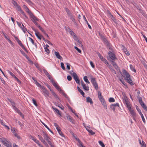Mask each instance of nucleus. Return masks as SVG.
<instances>
[{
  "label": "nucleus",
  "mask_w": 147,
  "mask_h": 147,
  "mask_svg": "<svg viewBox=\"0 0 147 147\" xmlns=\"http://www.w3.org/2000/svg\"><path fill=\"white\" fill-rule=\"evenodd\" d=\"M121 74L124 78L125 80L130 85L132 86L134 84V82L131 79L129 74L124 69L122 70V74Z\"/></svg>",
  "instance_id": "f257e3e1"
},
{
  "label": "nucleus",
  "mask_w": 147,
  "mask_h": 147,
  "mask_svg": "<svg viewBox=\"0 0 147 147\" xmlns=\"http://www.w3.org/2000/svg\"><path fill=\"white\" fill-rule=\"evenodd\" d=\"M122 94L123 96V103L125 105L126 107L128 109H131V105L130 103V102L126 96L125 92H122Z\"/></svg>",
  "instance_id": "f03ea898"
},
{
  "label": "nucleus",
  "mask_w": 147,
  "mask_h": 147,
  "mask_svg": "<svg viewBox=\"0 0 147 147\" xmlns=\"http://www.w3.org/2000/svg\"><path fill=\"white\" fill-rule=\"evenodd\" d=\"M65 11L67 14L68 16L70 18L73 22H75V20L74 18V17L69 9L67 8H66Z\"/></svg>",
  "instance_id": "7ed1b4c3"
},
{
  "label": "nucleus",
  "mask_w": 147,
  "mask_h": 147,
  "mask_svg": "<svg viewBox=\"0 0 147 147\" xmlns=\"http://www.w3.org/2000/svg\"><path fill=\"white\" fill-rule=\"evenodd\" d=\"M111 60H117V58L116 57L115 55L111 51H109L108 53Z\"/></svg>",
  "instance_id": "20e7f679"
},
{
  "label": "nucleus",
  "mask_w": 147,
  "mask_h": 147,
  "mask_svg": "<svg viewBox=\"0 0 147 147\" xmlns=\"http://www.w3.org/2000/svg\"><path fill=\"white\" fill-rule=\"evenodd\" d=\"M72 76L77 83L78 84H80V82L78 76L76 73L73 72L72 73Z\"/></svg>",
  "instance_id": "39448f33"
},
{
  "label": "nucleus",
  "mask_w": 147,
  "mask_h": 147,
  "mask_svg": "<svg viewBox=\"0 0 147 147\" xmlns=\"http://www.w3.org/2000/svg\"><path fill=\"white\" fill-rule=\"evenodd\" d=\"M91 82L94 88L96 90L98 89V86L95 78H92L91 79Z\"/></svg>",
  "instance_id": "423d86ee"
},
{
  "label": "nucleus",
  "mask_w": 147,
  "mask_h": 147,
  "mask_svg": "<svg viewBox=\"0 0 147 147\" xmlns=\"http://www.w3.org/2000/svg\"><path fill=\"white\" fill-rule=\"evenodd\" d=\"M53 86L56 88L59 91H60L61 92H63L62 90L59 87L58 85L55 82L54 80H52L51 82Z\"/></svg>",
  "instance_id": "0eeeda50"
},
{
  "label": "nucleus",
  "mask_w": 147,
  "mask_h": 147,
  "mask_svg": "<svg viewBox=\"0 0 147 147\" xmlns=\"http://www.w3.org/2000/svg\"><path fill=\"white\" fill-rule=\"evenodd\" d=\"M2 142L4 145L7 147H12V145L10 142L7 140H5L4 141L3 140H2Z\"/></svg>",
  "instance_id": "6e6552de"
},
{
  "label": "nucleus",
  "mask_w": 147,
  "mask_h": 147,
  "mask_svg": "<svg viewBox=\"0 0 147 147\" xmlns=\"http://www.w3.org/2000/svg\"><path fill=\"white\" fill-rule=\"evenodd\" d=\"M8 73H9L12 77L14 78L17 81L19 84H21V81L9 70H7Z\"/></svg>",
  "instance_id": "1a4fd4ad"
},
{
  "label": "nucleus",
  "mask_w": 147,
  "mask_h": 147,
  "mask_svg": "<svg viewBox=\"0 0 147 147\" xmlns=\"http://www.w3.org/2000/svg\"><path fill=\"white\" fill-rule=\"evenodd\" d=\"M106 46L107 47V49L111 51H113V49L112 48L111 45L110 43L108 41L104 43Z\"/></svg>",
  "instance_id": "9d476101"
},
{
  "label": "nucleus",
  "mask_w": 147,
  "mask_h": 147,
  "mask_svg": "<svg viewBox=\"0 0 147 147\" xmlns=\"http://www.w3.org/2000/svg\"><path fill=\"white\" fill-rule=\"evenodd\" d=\"M82 86L83 89L85 91H88L89 90V87L88 86H86V84L83 81H82L81 82Z\"/></svg>",
  "instance_id": "9b49d317"
},
{
  "label": "nucleus",
  "mask_w": 147,
  "mask_h": 147,
  "mask_svg": "<svg viewBox=\"0 0 147 147\" xmlns=\"http://www.w3.org/2000/svg\"><path fill=\"white\" fill-rule=\"evenodd\" d=\"M36 82H35V84L38 87L43 90L44 92H45L46 91V90L45 87L42 86L36 80H35Z\"/></svg>",
  "instance_id": "f8f14e48"
},
{
  "label": "nucleus",
  "mask_w": 147,
  "mask_h": 147,
  "mask_svg": "<svg viewBox=\"0 0 147 147\" xmlns=\"http://www.w3.org/2000/svg\"><path fill=\"white\" fill-rule=\"evenodd\" d=\"M98 97L101 103H102L105 102V100L103 97L102 96L101 92H98Z\"/></svg>",
  "instance_id": "ddd939ff"
},
{
  "label": "nucleus",
  "mask_w": 147,
  "mask_h": 147,
  "mask_svg": "<svg viewBox=\"0 0 147 147\" xmlns=\"http://www.w3.org/2000/svg\"><path fill=\"white\" fill-rule=\"evenodd\" d=\"M67 119L70 121L73 124L75 123V121L70 116L68 115H66Z\"/></svg>",
  "instance_id": "4468645a"
},
{
  "label": "nucleus",
  "mask_w": 147,
  "mask_h": 147,
  "mask_svg": "<svg viewBox=\"0 0 147 147\" xmlns=\"http://www.w3.org/2000/svg\"><path fill=\"white\" fill-rule=\"evenodd\" d=\"M122 47H123V50L124 52L126 55L127 56L129 55H130V53L126 48H125V47L123 45H122Z\"/></svg>",
  "instance_id": "2eb2a0df"
},
{
  "label": "nucleus",
  "mask_w": 147,
  "mask_h": 147,
  "mask_svg": "<svg viewBox=\"0 0 147 147\" xmlns=\"http://www.w3.org/2000/svg\"><path fill=\"white\" fill-rule=\"evenodd\" d=\"M18 10L24 16L26 17V15L24 11H23L21 7L18 5V6L16 7Z\"/></svg>",
  "instance_id": "dca6fc26"
},
{
  "label": "nucleus",
  "mask_w": 147,
  "mask_h": 147,
  "mask_svg": "<svg viewBox=\"0 0 147 147\" xmlns=\"http://www.w3.org/2000/svg\"><path fill=\"white\" fill-rule=\"evenodd\" d=\"M31 19L32 21L36 20L37 21H38L39 19L38 18H37L34 15H33L32 13L30 15Z\"/></svg>",
  "instance_id": "f3484780"
},
{
  "label": "nucleus",
  "mask_w": 147,
  "mask_h": 147,
  "mask_svg": "<svg viewBox=\"0 0 147 147\" xmlns=\"http://www.w3.org/2000/svg\"><path fill=\"white\" fill-rule=\"evenodd\" d=\"M19 45L22 47V48L27 53H28L27 50L25 48L24 45L22 44L21 41L20 40L18 42Z\"/></svg>",
  "instance_id": "a211bd4d"
},
{
  "label": "nucleus",
  "mask_w": 147,
  "mask_h": 147,
  "mask_svg": "<svg viewBox=\"0 0 147 147\" xmlns=\"http://www.w3.org/2000/svg\"><path fill=\"white\" fill-rule=\"evenodd\" d=\"M42 133L43 135L44 136L43 137L47 141V140H49V137L47 134H46V133L44 131H42Z\"/></svg>",
  "instance_id": "6ab92c4d"
},
{
  "label": "nucleus",
  "mask_w": 147,
  "mask_h": 147,
  "mask_svg": "<svg viewBox=\"0 0 147 147\" xmlns=\"http://www.w3.org/2000/svg\"><path fill=\"white\" fill-rule=\"evenodd\" d=\"M55 54L57 58L60 60L62 59V57L59 55L58 52L55 51Z\"/></svg>",
  "instance_id": "aec40b11"
},
{
  "label": "nucleus",
  "mask_w": 147,
  "mask_h": 147,
  "mask_svg": "<svg viewBox=\"0 0 147 147\" xmlns=\"http://www.w3.org/2000/svg\"><path fill=\"white\" fill-rule=\"evenodd\" d=\"M35 34L38 39L41 40L42 37H43V36L42 35L40 34L38 32H36V33H35Z\"/></svg>",
  "instance_id": "412c9836"
},
{
  "label": "nucleus",
  "mask_w": 147,
  "mask_h": 147,
  "mask_svg": "<svg viewBox=\"0 0 147 147\" xmlns=\"http://www.w3.org/2000/svg\"><path fill=\"white\" fill-rule=\"evenodd\" d=\"M66 30L72 36H74V35L75 34L74 32L69 28H66Z\"/></svg>",
  "instance_id": "4be33fe9"
},
{
  "label": "nucleus",
  "mask_w": 147,
  "mask_h": 147,
  "mask_svg": "<svg viewBox=\"0 0 147 147\" xmlns=\"http://www.w3.org/2000/svg\"><path fill=\"white\" fill-rule=\"evenodd\" d=\"M128 110L130 111V114L131 115H132L133 116H136V113L134 111L133 109L131 108V109H129Z\"/></svg>",
  "instance_id": "5701e85b"
},
{
  "label": "nucleus",
  "mask_w": 147,
  "mask_h": 147,
  "mask_svg": "<svg viewBox=\"0 0 147 147\" xmlns=\"http://www.w3.org/2000/svg\"><path fill=\"white\" fill-rule=\"evenodd\" d=\"M76 139L78 141L79 143L78 146L79 147H86L83 145L82 143L79 138H76Z\"/></svg>",
  "instance_id": "b1692460"
},
{
  "label": "nucleus",
  "mask_w": 147,
  "mask_h": 147,
  "mask_svg": "<svg viewBox=\"0 0 147 147\" xmlns=\"http://www.w3.org/2000/svg\"><path fill=\"white\" fill-rule=\"evenodd\" d=\"M76 139L78 141L79 143L78 146L79 147H86L83 145L82 143L79 138H76Z\"/></svg>",
  "instance_id": "393cba45"
},
{
  "label": "nucleus",
  "mask_w": 147,
  "mask_h": 147,
  "mask_svg": "<svg viewBox=\"0 0 147 147\" xmlns=\"http://www.w3.org/2000/svg\"><path fill=\"white\" fill-rule=\"evenodd\" d=\"M20 51L21 53L29 61V59H30L29 57L28 56V55L25 54V53L22 50H20Z\"/></svg>",
  "instance_id": "a878e982"
},
{
  "label": "nucleus",
  "mask_w": 147,
  "mask_h": 147,
  "mask_svg": "<svg viewBox=\"0 0 147 147\" xmlns=\"http://www.w3.org/2000/svg\"><path fill=\"white\" fill-rule=\"evenodd\" d=\"M38 138L39 139V140L42 142H43L44 144H47V143L46 142H45V141L43 139V138L41 136H40L39 135H38Z\"/></svg>",
  "instance_id": "bb28decb"
},
{
  "label": "nucleus",
  "mask_w": 147,
  "mask_h": 147,
  "mask_svg": "<svg viewBox=\"0 0 147 147\" xmlns=\"http://www.w3.org/2000/svg\"><path fill=\"white\" fill-rule=\"evenodd\" d=\"M86 102H90L91 104H92L93 103L92 99L89 97L86 98Z\"/></svg>",
  "instance_id": "cd10ccee"
},
{
  "label": "nucleus",
  "mask_w": 147,
  "mask_h": 147,
  "mask_svg": "<svg viewBox=\"0 0 147 147\" xmlns=\"http://www.w3.org/2000/svg\"><path fill=\"white\" fill-rule=\"evenodd\" d=\"M52 108L54 110L56 113H57L59 115L61 116V113L60 112V111L58 110V109L55 107H52Z\"/></svg>",
  "instance_id": "c85d7f7f"
},
{
  "label": "nucleus",
  "mask_w": 147,
  "mask_h": 147,
  "mask_svg": "<svg viewBox=\"0 0 147 147\" xmlns=\"http://www.w3.org/2000/svg\"><path fill=\"white\" fill-rule=\"evenodd\" d=\"M52 93L53 95L56 98V100H57L59 102L60 101V100L58 96L56 95L55 92H52Z\"/></svg>",
  "instance_id": "c756f323"
},
{
  "label": "nucleus",
  "mask_w": 147,
  "mask_h": 147,
  "mask_svg": "<svg viewBox=\"0 0 147 147\" xmlns=\"http://www.w3.org/2000/svg\"><path fill=\"white\" fill-rule=\"evenodd\" d=\"M139 142L141 146V147H146V144L144 142L142 141V143L140 139L139 140Z\"/></svg>",
  "instance_id": "7c9ffc66"
},
{
  "label": "nucleus",
  "mask_w": 147,
  "mask_h": 147,
  "mask_svg": "<svg viewBox=\"0 0 147 147\" xmlns=\"http://www.w3.org/2000/svg\"><path fill=\"white\" fill-rule=\"evenodd\" d=\"M41 123L42 124L45 126V127L51 133H52L53 134V132L51 130V129H50V128L47 126L43 122L41 121Z\"/></svg>",
  "instance_id": "2f4dec72"
},
{
  "label": "nucleus",
  "mask_w": 147,
  "mask_h": 147,
  "mask_svg": "<svg viewBox=\"0 0 147 147\" xmlns=\"http://www.w3.org/2000/svg\"><path fill=\"white\" fill-rule=\"evenodd\" d=\"M143 109L146 111H147V107L144 103L140 104Z\"/></svg>",
  "instance_id": "473e14b6"
},
{
  "label": "nucleus",
  "mask_w": 147,
  "mask_h": 147,
  "mask_svg": "<svg viewBox=\"0 0 147 147\" xmlns=\"http://www.w3.org/2000/svg\"><path fill=\"white\" fill-rule=\"evenodd\" d=\"M83 18L84 19V20L86 22L87 24L88 25L89 28L90 29H91V26L88 23L87 20L86 19V18L85 16L84 15L83 16Z\"/></svg>",
  "instance_id": "72a5a7b5"
},
{
  "label": "nucleus",
  "mask_w": 147,
  "mask_h": 147,
  "mask_svg": "<svg viewBox=\"0 0 147 147\" xmlns=\"http://www.w3.org/2000/svg\"><path fill=\"white\" fill-rule=\"evenodd\" d=\"M84 81L87 83L90 84V82L88 79V77L86 76H85L84 77Z\"/></svg>",
  "instance_id": "f704fd0d"
},
{
  "label": "nucleus",
  "mask_w": 147,
  "mask_h": 147,
  "mask_svg": "<svg viewBox=\"0 0 147 147\" xmlns=\"http://www.w3.org/2000/svg\"><path fill=\"white\" fill-rule=\"evenodd\" d=\"M62 95L69 101L70 100L68 96L65 93V92H62Z\"/></svg>",
  "instance_id": "c9c22d12"
},
{
  "label": "nucleus",
  "mask_w": 147,
  "mask_h": 147,
  "mask_svg": "<svg viewBox=\"0 0 147 147\" xmlns=\"http://www.w3.org/2000/svg\"><path fill=\"white\" fill-rule=\"evenodd\" d=\"M29 40L32 43L35 45L36 47H37V45L36 43H34V41L30 37H29Z\"/></svg>",
  "instance_id": "e433bc0d"
},
{
  "label": "nucleus",
  "mask_w": 147,
  "mask_h": 147,
  "mask_svg": "<svg viewBox=\"0 0 147 147\" xmlns=\"http://www.w3.org/2000/svg\"><path fill=\"white\" fill-rule=\"evenodd\" d=\"M110 18H111V19L113 21V22H114L116 23V20L115 19V17H114L113 16V15H111V14H110Z\"/></svg>",
  "instance_id": "4c0bfd02"
},
{
  "label": "nucleus",
  "mask_w": 147,
  "mask_h": 147,
  "mask_svg": "<svg viewBox=\"0 0 147 147\" xmlns=\"http://www.w3.org/2000/svg\"><path fill=\"white\" fill-rule=\"evenodd\" d=\"M32 100L33 103L34 105L36 107H37L38 106V105L36 103V101L33 98H32Z\"/></svg>",
  "instance_id": "58836bf2"
},
{
  "label": "nucleus",
  "mask_w": 147,
  "mask_h": 147,
  "mask_svg": "<svg viewBox=\"0 0 147 147\" xmlns=\"http://www.w3.org/2000/svg\"><path fill=\"white\" fill-rule=\"evenodd\" d=\"M138 99L139 102L140 104H141L144 103L142 101V98L141 97H138Z\"/></svg>",
  "instance_id": "ea45409f"
},
{
  "label": "nucleus",
  "mask_w": 147,
  "mask_h": 147,
  "mask_svg": "<svg viewBox=\"0 0 147 147\" xmlns=\"http://www.w3.org/2000/svg\"><path fill=\"white\" fill-rule=\"evenodd\" d=\"M97 54L98 55V56L99 57V58L100 59H101V60H102L103 59H104V57H103L100 54V53H99V52H98L97 53Z\"/></svg>",
  "instance_id": "a19ab883"
},
{
  "label": "nucleus",
  "mask_w": 147,
  "mask_h": 147,
  "mask_svg": "<svg viewBox=\"0 0 147 147\" xmlns=\"http://www.w3.org/2000/svg\"><path fill=\"white\" fill-rule=\"evenodd\" d=\"M109 101L110 102H114L115 101V100L113 98L111 97L109 99Z\"/></svg>",
  "instance_id": "79ce46f5"
},
{
  "label": "nucleus",
  "mask_w": 147,
  "mask_h": 147,
  "mask_svg": "<svg viewBox=\"0 0 147 147\" xmlns=\"http://www.w3.org/2000/svg\"><path fill=\"white\" fill-rule=\"evenodd\" d=\"M130 68L134 72H135L136 71V70L134 68L133 66L131 64L130 65H129Z\"/></svg>",
  "instance_id": "37998d69"
},
{
  "label": "nucleus",
  "mask_w": 147,
  "mask_h": 147,
  "mask_svg": "<svg viewBox=\"0 0 147 147\" xmlns=\"http://www.w3.org/2000/svg\"><path fill=\"white\" fill-rule=\"evenodd\" d=\"M136 108L137 110L139 112L140 114L142 113L141 112L140 109L136 105Z\"/></svg>",
  "instance_id": "c03bdc74"
},
{
  "label": "nucleus",
  "mask_w": 147,
  "mask_h": 147,
  "mask_svg": "<svg viewBox=\"0 0 147 147\" xmlns=\"http://www.w3.org/2000/svg\"><path fill=\"white\" fill-rule=\"evenodd\" d=\"M101 61H103L105 63L107 64V65L108 66L109 65V63H108L107 61V60L105 58H104V59Z\"/></svg>",
  "instance_id": "a18cd8bd"
},
{
  "label": "nucleus",
  "mask_w": 147,
  "mask_h": 147,
  "mask_svg": "<svg viewBox=\"0 0 147 147\" xmlns=\"http://www.w3.org/2000/svg\"><path fill=\"white\" fill-rule=\"evenodd\" d=\"M101 61H103L105 63L107 64V65L108 66L109 65V63H108L107 61V60L105 58H104V59Z\"/></svg>",
  "instance_id": "49530a36"
},
{
  "label": "nucleus",
  "mask_w": 147,
  "mask_h": 147,
  "mask_svg": "<svg viewBox=\"0 0 147 147\" xmlns=\"http://www.w3.org/2000/svg\"><path fill=\"white\" fill-rule=\"evenodd\" d=\"M101 61H103L105 63L107 64V65L108 66L109 65V63H108L107 61V60L105 58H104V59Z\"/></svg>",
  "instance_id": "de8ad7c7"
},
{
  "label": "nucleus",
  "mask_w": 147,
  "mask_h": 147,
  "mask_svg": "<svg viewBox=\"0 0 147 147\" xmlns=\"http://www.w3.org/2000/svg\"><path fill=\"white\" fill-rule=\"evenodd\" d=\"M38 28L43 33H45V31L42 28V27L40 26H38Z\"/></svg>",
  "instance_id": "09e8293b"
},
{
  "label": "nucleus",
  "mask_w": 147,
  "mask_h": 147,
  "mask_svg": "<svg viewBox=\"0 0 147 147\" xmlns=\"http://www.w3.org/2000/svg\"><path fill=\"white\" fill-rule=\"evenodd\" d=\"M110 108L111 109H112L114 111H115V107L113 106V105L112 104L110 106Z\"/></svg>",
  "instance_id": "8fccbe9b"
},
{
  "label": "nucleus",
  "mask_w": 147,
  "mask_h": 147,
  "mask_svg": "<svg viewBox=\"0 0 147 147\" xmlns=\"http://www.w3.org/2000/svg\"><path fill=\"white\" fill-rule=\"evenodd\" d=\"M43 71L44 73L47 76L49 74V73L48 72L47 70H46L45 69H43Z\"/></svg>",
  "instance_id": "3c124183"
},
{
  "label": "nucleus",
  "mask_w": 147,
  "mask_h": 147,
  "mask_svg": "<svg viewBox=\"0 0 147 147\" xmlns=\"http://www.w3.org/2000/svg\"><path fill=\"white\" fill-rule=\"evenodd\" d=\"M99 143L100 145L102 147H105V145L101 141H99L98 142Z\"/></svg>",
  "instance_id": "603ef678"
},
{
  "label": "nucleus",
  "mask_w": 147,
  "mask_h": 147,
  "mask_svg": "<svg viewBox=\"0 0 147 147\" xmlns=\"http://www.w3.org/2000/svg\"><path fill=\"white\" fill-rule=\"evenodd\" d=\"M25 10L30 15L32 13L30 11L29 9L28 8H27L26 9H25Z\"/></svg>",
  "instance_id": "864d4df0"
},
{
  "label": "nucleus",
  "mask_w": 147,
  "mask_h": 147,
  "mask_svg": "<svg viewBox=\"0 0 147 147\" xmlns=\"http://www.w3.org/2000/svg\"><path fill=\"white\" fill-rule=\"evenodd\" d=\"M119 80L124 85H125V82L122 78H119Z\"/></svg>",
  "instance_id": "5fc2aeb1"
},
{
  "label": "nucleus",
  "mask_w": 147,
  "mask_h": 147,
  "mask_svg": "<svg viewBox=\"0 0 147 147\" xmlns=\"http://www.w3.org/2000/svg\"><path fill=\"white\" fill-rule=\"evenodd\" d=\"M42 94L47 97L49 96V92H42Z\"/></svg>",
  "instance_id": "6e6d98bb"
},
{
  "label": "nucleus",
  "mask_w": 147,
  "mask_h": 147,
  "mask_svg": "<svg viewBox=\"0 0 147 147\" xmlns=\"http://www.w3.org/2000/svg\"><path fill=\"white\" fill-rule=\"evenodd\" d=\"M140 115H141V117H142V121L144 123H145V120L144 118V116L142 113L140 114Z\"/></svg>",
  "instance_id": "4d7b16f0"
},
{
  "label": "nucleus",
  "mask_w": 147,
  "mask_h": 147,
  "mask_svg": "<svg viewBox=\"0 0 147 147\" xmlns=\"http://www.w3.org/2000/svg\"><path fill=\"white\" fill-rule=\"evenodd\" d=\"M13 109L16 111L18 113V112H19V111H20V110L19 109H18V108H17V107H16L15 106L14 107H13Z\"/></svg>",
  "instance_id": "13d9d810"
},
{
  "label": "nucleus",
  "mask_w": 147,
  "mask_h": 147,
  "mask_svg": "<svg viewBox=\"0 0 147 147\" xmlns=\"http://www.w3.org/2000/svg\"><path fill=\"white\" fill-rule=\"evenodd\" d=\"M61 67L63 70H65V68L64 67V64L63 62H61Z\"/></svg>",
  "instance_id": "bf43d9fd"
},
{
  "label": "nucleus",
  "mask_w": 147,
  "mask_h": 147,
  "mask_svg": "<svg viewBox=\"0 0 147 147\" xmlns=\"http://www.w3.org/2000/svg\"><path fill=\"white\" fill-rule=\"evenodd\" d=\"M14 135L15 136L16 138H17L18 139H20L21 138V137H20V136L17 133H15V134H14Z\"/></svg>",
  "instance_id": "052dcab7"
},
{
  "label": "nucleus",
  "mask_w": 147,
  "mask_h": 147,
  "mask_svg": "<svg viewBox=\"0 0 147 147\" xmlns=\"http://www.w3.org/2000/svg\"><path fill=\"white\" fill-rule=\"evenodd\" d=\"M74 48L75 49L77 50L79 53H81V50L79 49H78V48L77 47H76V46L74 47Z\"/></svg>",
  "instance_id": "680f3d73"
},
{
  "label": "nucleus",
  "mask_w": 147,
  "mask_h": 147,
  "mask_svg": "<svg viewBox=\"0 0 147 147\" xmlns=\"http://www.w3.org/2000/svg\"><path fill=\"white\" fill-rule=\"evenodd\" d=\"M88 132L90 133L91 135H94L95 134V133L91 129L88 130Z\"/></svg>",
  "instance_id": "e2e57ef3"
},
{
  "label": "nucleus",
  "mask_w": 147,
  "mask_h": 147,
  "mask_svg": "<svg viewBox=\"0 0 147 147\" xmlns=\"http://www.w3.org/2000/svg\"><path fill=\"white\" fill-rule=\"evenodd\" d=\"M25 1L29 3L30 5H32L33 4L32 2L30 0H25Z\"/></svg>",
  "instance_id": "0e129e2a"
},
{
  "label": "nucleus",
  "mask_w": 147,
  "mask_h": 147,
  "mask_svg": "<svg viewBox=\"0 0 147 147\" xmlns=\"http://www.w3.org/2000/svg\"><path fill=\"white\" fill-rule=\"evenodd\" d=\"M25 1L29 3L30 5H32L33 4L32 2L30 0H25Z\"/></svg>",
  "instance_id": "69168bd1"
},
{
  "label": "nucleus",
  "mask_w": 147,
  "mask_h": 147,
  "mask_svg": "<svg viewBox=\"0 0 147 147\" xmlns=\"http://www.w3.org/2000/svg\"><path fill=\"white\" fill-rule=\"evenodd\" d=\"M47 77L51 81V82L52 81V80H53V78L49 74L47 76Z\"/></svg>",
  "instance_id": "338daca9"
},
{
  "label": "nucleus",
  "mask_w": 147,
  "mask_h": 147,
  "mask_svg": "<svg viewBox=\"0 0 147 147\" xmlns=\"http://www.w3.org/2000/svg\"><path fill=\"white\" fill-rule=\"evenodd\" d=\"M10 102L11 103V104L12 105L13 107L15 106L16 104L13 100H12V101Z\"/></svg>",
  "instance_id": "774afa93"
}]
</instances>
